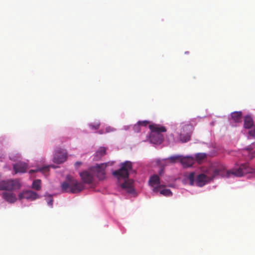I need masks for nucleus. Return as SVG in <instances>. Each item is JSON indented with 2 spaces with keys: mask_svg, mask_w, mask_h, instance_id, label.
I'll use <instances>...</instances> for the list:
<instances>
[{
  "mask_svg": "<svg viewBox=\"0 0 255 255\" xmlns=\"http://www.w3.org/2000/svg\"><path fill=\"white\" fill-rule=\"evenodd\" d=\"M253 171V169L249 166L247 163L241 164L238 169H234L231 170H226L225 167L223 165L220 164L214 169L211 177H209L204 174H200L197 176L195 181L197 186L202 187L218 176L229 177L232 175L236 177H241L244 174L252 172Z\"/></svg>",
  "mask_w": 255,
  "mask_h": 255,
  "instance_id": "f257e3e1",
  "label": "nucleus"
},
{
  "mask_svg": "<svg viewBox=\"0 0 255 255\" xmlns=\"http://www.w3.org/2000/svg\"><path fill=\"white\" fill-rule=\"evenodd\" d=\"M61 189L62 192L78 193L84 188V184L78 181L71 175L66 176V181L62 183Z\"/></svg>",
  "mask_w": 255,
  "mask_h": 255,
  "instance_id": "f03ea898",
  "label": "nucleus"
},
{
  "mask_svg": "<svg viewBox=\"0 0 255 255\" xmlns=\"http://www.w3.org/2000/svg\"><path fill=\"white\" fill-rule=\"evenodd\" d=\"M149 128L151 130L150 141L155 144L161 143L164 139V136L161 133L166 131V128L158 125H150Z\"/></svg>",
  "mask_w": 255,
  "mask_h": 255,
  "instance_id": "7ed1b4c3",
  "label": "nucleus"
},
{
  "mask_svg": "<svg viewBox=\"0 0 255 255\" xmlns=\"http://www.w3.org/2000/svg\"><path fill=\"white\" fill-rule=\"evenodd\" d=\"M132 163L126 161L121 164V168L119 170H115L113 172V175L118 178H128L129 176V171L132 169Z\"/></svg>",
  "mask_w": 255,
  "mask_h": 255,
  "instance_id": "20e7f679",
  "label": "nucleus"
},
{
  "mask_svg": "<svg viewBox=\"0 0 255 255\" xmlns=\"http://www.w3.org/2000/svg\"><path fill=\"white\" fill-rule=\"evenodd\" d=\"M21 185L16 179L3 180L0 182V190H14L20 188Z\"/></svg>",
  "mask_w": 255,
  "mask_h": 255,
  "instance_id": "39448f33",
  "label": "nucleus"
},
{
  "mask_svg": "<svg viewBox=\"0 0 255 255\" xmlns=\"http://www.w3.org/2000/svg\"><path fill=\"white\" fill-rule=\"evenodd\" d=\"M193 127L190 124H182L179 140L181 142H186L190 140Z\"/></svg>",
  "mask_w": 255,
  "mask_h": 255,
  "instance_id": "423d86ee",
  "label": "nucleus"
},
{
  "mask_svg": "<svg viewBox=\"0 0 255 255\" xmlns=\"http://www.w3.org/2000/svg\"><path fill=\"white\" fill-rule=\"evenodd\" d=\"M107 166V163H102L91 167V170L93 172L94 176H97L99 180L104 179L106 178L105 169Z\"/></svg>",
  "mask_w": 255,
  "mask_h": 255,
  "instance_id": "0eeeda50",
  "label": "nucleus"
},
{
  "mask_svg": "<svg viewBox=\"0 0 255 255\" xmlns=\"http://www.w3.org/2000/svg\"><path fill=\"white\" fill-rule=\"evenodd\" d=\"M80 176L83 183L85 184H90L94 181L95 176L93 171H92L91 167L87 170L80 172Z\"/></svg>",
  "mask_w": 255,
  "mask_h": 255,
  "instance_id": "6e6552de",
  "label": "nucleus"
},
{
  "mask_svg": "<svg viewBox=\"0 0 255 255\" xmlns=\"http://www.w3.org/2000/svg\"><path fill=\"white\" fill-rule=\"evenodd\" d=\"M67 153L64 150L59 149L56 151L54 157L53 162L56 163L60 164L67 160Z\"/></svg>",
  "mask_w": 255,
  "mask_h": 255,
  "instance_id": "1a4fd4ad",
  "label": "nucleus"
},
{
  "mask_svg": "<svg viewBox=\"0 0 255 255\" xmlns=\"http://www.w3.org/2000/svg\"><path fill=\"white\" fill-rule=\"evenodd\" d=\"M20 200L26 199L30 200H34L39 198V195L35 192L31 190H27L20 193L18 195Z\"/></svg>",
  "mask_w": 255,
  "mask_h": 255,
  "instance_id": "9d476101",
  "label": "nucleus"
},
{
  "mask_svg": "<svg viewBox=\"0 0 255 255\" xmlns=\"http://www.w3.org/2000/svg\"><path fill=\"white\" fill-rule=\"evenodd\" d=\"M149 184L153 187V191L155 192H158L159 190V188L162 186L159 185L160 179L157 175H154L150 177L149 180Z\"/></svg>",
  "mask_w": 255,
  "mask_h": 255,
  "instance_id": "9b49d317",
  "label": "nucleus"
},
{
  "mask_svg": "<svg viewBox=\"0 0 255 255\" xmlns=\"http://www.w3.org/2000/svg\"><path fill=\"white\" fill-rule=\"evenodd\" d=\"M13 168L15 174L17 173H25L27 170L28 165L24 162H20L13 164Z\"/></svg>",
  "mask_w": 255,
  "mask_h": 255,
  "instance_id": "f8f14e48",
  "label": "nucleus"
},
{
  "mask_svg": "<svg viewBox=\"0 0 255 255\" xmlns=\"http://www.w3.org/2000/svg\"><path fill=\"white\" fill-rule=\"evenodd\" d=\"M195 159L190 156L183 157L181 156L180 162L184 167L191 166L194 163Z\"/></svg>",
  "mask_w": 255,
  "mask_h": 255,
  "instance_id": "ddd939ff",
  "label": "nucleus"
},
{
  "mask_svg": "<svg viewBox=\"0 0 255 255\" xmlns=\"http://www.w3.org/2000/svg\"><path fill=\"white\" fill-rule=\"evenodd\" d=\"M2 197L6 201L11 203L15 202L17 199L15 195L11 192H3Z\"/></svg>",
  "mask_w": 255,
  "mask_h": 255,
  "instance_id": "4468645a",
  "label": "nucleus"
},
{
  "mask_svg": "<svg viewBox=\"0 0 255 255\" xmlns=\"http://www.w3.org/2000/svg\"><path fill=\"white\" fill-rule=\"evenodd\" d=\"M132 183V180H126L124 183L122 184L121 186L123 189L127 190L128 193H132L133 190Z\"/></svg>",
  "mask_w": 255,
  "mask_h": 255,
  "instance_id": "2eb2a0df",
  "label": "nucleus"
},
{
  "mask_svg": "<svg viewBox=\"0 0 255 255\" xmlns=\"http://www.w3.org/2000/svg\"><path fill=\"white\" fill-rule=\"evenodd\" d=\"M254 125V122L252 118L250 116H247L244 119V128H251Z\"/></svg>",
  "mask_w": 255,
  "mask_h": 255,
  "instance_id": "dca6fc26",
  "label": "nucleus"
},
{
  "mask_svg": "<svg viewBox=\"0 0 255 255\" xmlns=\"http://www.w3.org/2000/svg\"><path fill=\"white\" fill-rule=\"evenodd\" d=\"M231 117L232 120L236 123H239L242 121V113L241 112H235L232 113Z\"/></svg>",
  "mask_w": 255,
  "mask_h": 255,
  "instance_id": "f3484780",
  "label": "nucleus"
},
{
  "mask_svg": "<svg viewBox=\"0 0 255 255\" xmlns=\"http://www.w3.org/2000/svg\"><path fill=\"white\" fill-rule=\"evenodd\" d=\"M106 148L105 147H100L95 153V159L98 160L106 154Z\"/></svg>",
  "mask_w": 255,
  "mask_h": 255,
  "instance_id": "a211bd4d",
  "label": "nucleus"
},
{
  "mask_svg": "<svg viewBox=\"0 0 255 255\" xmlns=\"http://www.w3.org/2000/svg\"><path fill=\"white\" fill-rule=\"evenodd\" d=\"M50 167V166H44L42 168H38L35 170H30L29 171V173L31 174L33 173H35V172H36L38 171L41 172H47V171H48L49 168ZM51 167H52L53 168H55V166L54 165H51Z\"/></svg>",
  "mask_w": 255,
  "mask_h": 255,
  "instance_id": "6ab92c4d",
  "label": "nucleus"
},
{
  "mask_svg": "<svg viewBox=\"0 0 255 255\" xmlns=\"http://www.w3.org/2000/svg\"><path fill=\"white\" fill-rule=\"evenodd\" d=\"M41 182L40 179L34 180L32 184V188L36 190H40L41 189Z\"/></svg>",
  "mask_w": 255,
  "mask_h": 255,
  "instance_id": "aec40b11",
  "label": "nucleus"
},
{
  "mask_svg": "<svg viewBox=\"0 0 255 255\" xmlns=\"http://www.w3.org/2000/svg\"><path fill=\"white\" fill-rule=\"evenodd\" d=\"M181 155H175L172 156L167 159L166 160H169V162L171 163H176L177 161H180L181 160Z\"/></svg>",
  "mask_w": 255,
  "mask_h": 255,
  "instance_id": "412c9836",
  "label": "nucleus"
},
{
  "mask_svg": "<svg viewBox=\"0 0 255 255\" xmlns=\"http://www.w3.org/2000/svg\"><path fill=\"white\" fill-rule=\"evenodd\" d=\"M160 193L164 196H171L172 195V192L170 189H164L160 191Z\"/></svg>",
  "mask_w": 255,
  "mask_h": 255,
  "instance_id": "4be33fe9",
  "label": "nucleus"
},
{
  "mask_svg": "<svg viewBox=\"0 0 255 255\" xmlns=\"http://www.w3.org/2000/svg\"><path fill=\"white\" fill-rule=\"evenodd\" d=\"M194 178H195V173L194 172H191L187 176V179L190 181V184L191 185H194Z\"/></svg>",
  "mask_w": 255,
  "mask_h": 255,
  "instance_id": "5701e85b",
  "label": "nucleus"
},
{
  "mask_svg": "<svg viewBox=\"0 0 255 255\" xmlns=\"http://www.w3.org/2000/svg\"><path fill=\"white\" fill-rule=\"evenodd\" d=\"M196 158L198 161H201L206 158V154L205 153H198L196 155Z\"/></svg>",
  "mask_w": 255,
  "mask_h": 255,
  "instance_id": "b1692460",
  "label": "nucleus"
},
{
  "mask_svg": "<svg viewBox=\"0 0 255 255\" xmlns=\"http://www.w3.org/2000/svg\"><path fill=\"white\" fill-rule=\"evenodd\" d=\"M140 125L137 123L136 124L134 125L133 127V130L136 132H139L140 131Z\"/></svg>",
  "mask_w": 255,
  "mask_h": 255,
  "instance_id": "393cba45",
  "label": "nucleus"
},
{
  "mask_svg": "<svg viewBox=\"0 0 255 255\" xmlns=\"http://www.w3.org/2000/svg\"><path fill=\"white\" fill-rule=\"evenodd\" d=\"M252 127V128L249 131V134L250 136L255 137V126Z\"/></svg>",
  "mask_w": 255,
  "mask_h": 255,
  "instance_id": "a878e982",
  "label": "nucleus"
},
{
  "mask_svg": "<svg viewBox=\"0 0 255 255\" xmlns=\"http://www.w3.org/2000/svg\"><path fill=\"white\" fill-rule=\"evenodd\" d=\"M138 123L140 125V126L146 127L147 126V125L149 124V122L147 121H139L138 122Z\"/></svg>",
  "mask_w": 255,
  "mask_h": 255,
  "instance_id": "bb28decb",
  "label": "nucleus"
},
{
  "mask_svg": "<svg viewBox=\"0 0 255 255\" xmlns=\"http://www.w3.org/2000/svg\"><path fill=\"white\" fill-rule=\"evenodd\" d=\"M90 126L92 129H97L99 128V127H100V124L97 123L94 125L91 124V125H90Z\"/></svg>",
  "mask_w": 255,
  "mask_h": 255,
  "instance_id": "cd10ccee",
  "label": "nucleus"
},
{
  "mask_svg": "<svg viewBox=\"0 0 255 255\" xmlns=\"http://www.w3.org/2000/svg\"><path fill=\"white\" fill-rule=\"evenodd\" d=\"M53 200L52 198H50V199L47 201V204L49 206L52 207Z\"/></svg>",
  "mask_w": 255,
  "mask_h": 255,
  "instance_id": "c85d7f7f",
  "label": "nucleus"
},
{
  "mask_svg": "<svg viewBox=\"0 0 255 255\" xmlns=\"http://www.w3.org/2000/svg\"><path fill=\"white\" fill-rule=\"evenodd\" d=\"M254 148V147L253 146V144H251L250 145H249L248 147H247L246 149L247 150H249V151H251L252 150H253V149Z\"/></svg>",
  "mask_w": 255,
  "mask_h": 255,
  "instance_id": "c756f323",
  "label": "nucleus"
},
{
  "mask_svg": "<svg viewBox=\"0 0 255 255\" xmlns=\"http://www.w3.org/2000/svg\"><path fill=\"white\" fill-rule=\"evenodd\" d=\"M249 156L251 159L255 157V151L249 154Z\"/></svg>",
  "mask_w": 255,
  "mask_h": 255,
  "instance_id": "7c9ffc66",
  "label": "nucleus"
},
{
  "mask_svg": "<svg viewBox=\"0 0 255 255\" xmlns=\"http://www.w3.org/2000/svg\"><path fill=\"white\" fill-rule=\"evenodd\" d=\"M82 163L81 162L78 161L75 163V165L77 166H79L81 165Z\"/></svg>",
  "mask_w": 255,
  "mask_h": 255,
  "instance_id": "2f4dec72",
  "label": "nucleus"
},
{
  "mask_svg": "<svg viewBox=\"0 0 255 255\" xmlns=\"http://www.w3.org/2000/svg\"><path fill=\"white\" fill-rule=\"evenodd\" d=\"M110 128H106L107 132H109L110 131Z\"/></svg>",
  "mask_w": 255,
  "mask_h": 255,
  "instance_id": "473e14b6",
  "label": "nucleus"
},
{
  "mask_svg": "<svg viewBox=\"0 0 255 255\" xmlns=\"http://www.w3.org/2000/svg\"><path fill=\"white\" fill-rule=\"evenodd\" d=\"M252 144H253L254 147H255V142L253 143Z\"/></svg>",
  "mask_w": 255,
  "mask_h": 255,
  "instance_id": "72a5a7b5",
  "label": "nucleus"
}]
</instances>
